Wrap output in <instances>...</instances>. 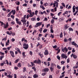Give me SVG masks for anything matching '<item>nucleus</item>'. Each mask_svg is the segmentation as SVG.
Here are the masks:
<instances>
[{
  "mask_svg": "<svg viewBox=\"0 0 78 78\" xmlns=\"http://www.w3.org/2000/svg\"><path fill=\"white\" fill-rule=\"evenodd\" d=\"M26 16H27L26 15H24L23 17L21 18L22 20H21V21L23 23V25L24 26L26 25V27H28L29 26V21H27L26 23L27 22V20H25L26 19Z\"/></svg>",
  "mask_w": 78,
  "mask_h": 78,
  "instance_id": "f257e3e1",
  "label": "nucleus"
},
{
  "mask_svg": "<svg viewBox=\"0 0 78 78\" xmlns=\"http://www.w3.org/2000/svg\"><path fill=\"white\" fill-rule=\"evenodd\" d=\"M61 58L62 59H67V56L66 55L64 54V53L62 54L61 55Z\"/></svg>",
  "mask_w": 78,
  "mask_h": 78,
  "instance_id": "f03ea898",
  "label": "nucleus"
},
{
  "mask_svg": "<svg viewBox=\"0 0 78 78\" xmlns=\"http://www.w3.org/2000/svg\"><path fill=\"white\" fill-rule=\"evenodd\" d=\"M5 76H7V77L8 78H12V77H13V74H12V75H8V74L7 73H5Z\"/></svg>",
  "mask_w": 78,
  "mask_h": 78,
  "instance_id": "7ed1b4c3",
  "label": "nucleus"
},
{
  "mask_svg": "<svg viewBox=\"0 0 78 78\" xmlns=\"http://www.w3.org/2000/svg\"><path fill=\"white\" fill-rule=\"evenodd\" d=\"M42 25V22H38L36 23V25H35L34 26L35 28H36V27H40L41 25Z\"/></svg>",
  "mask_w": 78,
  "mask_h": 78,
  "instance_id": "20e7f679",
  "label": "nucleus"
},
{
  "mask_svg": "<svg viewBox=\"0 0 78 78\" xmlns=\"http://www.w3.org/2000/svg\"><path fill=\"white\" fill-rule=\"evenodd\" d=\"M62 50L63 52H64L65 51V53H67V52L68 51V49L66 47H65L63 49H62Z\"/></svg>",
  "mask_w": 78,
  "mask_h": 78,
  "instance_id": "39448f33",
  "label": "nucleus"
},
{
  "mask_svg": "<svg viewBox=\"0 0 78 78\" xmlns=\"http://www.w3.org/2000/svg\"><path fill=\"white\" fill-rule=\"evenodd\" d=\"M53 7H55L56 6V8H58V3L56 2H55L53 4Z\"/></svg>",
  "mask_w": 78,
  "mask_h": 78,
  "instance_id": "423d86ee",
  "label": "nucleus"
},
{
  "mask_svg": "<svg viewBox=\"0 0 78 78\" xmlns=\"http://www.w3.org/2000/svg\"><path fill=\"white\" fill-rule=\"evenodd\" d=\"M23 46H25L23 47V48H24V49H27V48H28L29 47L28 45L26 43H24L23 44Z\"/></svg>",
  "mask_w": 78,
  "mask_h": 78,
  "instance_id": "0eeeda50",
  "label": "nucleus"
},
{
  "mask_svg": "<svg viewBox=\"0 0 78 78\" xmlns=\"http://www.w3.org/2000/svg\"><path fill=\"white\" fill-rule=\"evenodd\" d=\"M10 53L11 55L12 56V57L13 58H14L15 56H14V52L12 51H10Z\"/></svg>",
  "mask_w": 78,
  "mask_h": 78,
  "instance_id": "6e6552de",
  "label": "nucleus"
},
{
  "mask_svg": "<svg viewBox=\"0 0 78 78\" xmlns=\"http://www.w3.org/2000/svg\"><path fill=\"white\" fill-rule=\"evenodd\" d=\"M69 27L68 26L67 24H66L65 25L64 27V30H66L67 29H68Z\"/></svg>",
  "mask_w": 78,
  "mask_h": 78,
  "instance_id": "1a4fd4ad",
  "label": "nucleus"
},
{
  "mask_svg": "<svg viewBox=\"0 0 78 78\" xmlns=\"http://www.w3.org/2000/svg\"><path fill=\"white\" fill-rule=\"evenodd\" d=\"M8 26H9L8 23L7 22L6 24H4V28H7Z\"/></svg>",
  "mask_w": 78,
  "mask_h": 78,
  "instance_id": "9d476101",
  "label": "nucleus"
},
{
  "mask_svg": "<svg viewBox=\"0 0 78 78\" xmlns=\"http://www.w3.org/2000/svg\"><path fill=\"white\" fill-rule=\"evenodd\" d=\"M58 20L60 22H62L64 21V18H63V17H60Z\"/></svg>",
  "mask_w": 78,
  "mask_h": 78,
  "instance_id": "9b49d317",
  "label": "nucleus"
},
{
  "mask_svg": "<svg viewBox=\"0 0 78 78\" xmlns=\"http://www.w3.org/2000/svg\"><path fill=\"white\" fill-rule=\"evenodd\" d=\"M71 57H73V58H74V59H76V58H77V56H76V55L73 54H72L71 55Z\"/></svg>",
  "mask_w": 78,
  "mask_h": 78,
  "instance_id": "f8f14e48",
  "label": "nucleus"
},
{
  "mask_svg": "<svg viewBox=\"0 0 78 78\" xmlns=\"http://www.w3.org/2000/svg\"><path fill=\"white\" fill-rule=\"evenodd\" d=\"M55 10H54V9H51V12H56L57 10V8L56 7H55L54 8Z\"/></svg>",
  "mask_w": 78,
  "mask_h": 78,
  "instance_id": "ddd939ff",
  "label": "nucleus"
},
{
  "mask_svg": "<svg viewBox=\"0 0 78 78\" xmlns=\"http://www.w3.org/2000/svg\"><path fill=\"white\" fill-rule=\"evenodd\" d=\"M65 73V71L63 72V73H62L61 75H62L59 78H62L63 77L65 76V75L64 74V73Z\"/></svg>",
  "mask_w": 78,
  "mask_h": 78,
  "instance_id": "4468645a",
  "label": "nucleus"
},
{
  "mask_svg": "<svg viewBox=\"0 0 78 78\" xmlns=\"http://www.w3.org/2000/svg\"><path fill=\"white\" fill-rule=\"evenodd\" d=\"M29 14H30V17H33L34 15V12H31Z\"/></svg>",
  "mask_w": 78,
  "mask_h": 78,
  "instance_id": "2eb2a0df",
  "label": "nucleus"
},
{
  "mask_svg": "<svg viewBox=\"0 0 78 78\" xmlns=\"http://www.w3.org/2000/svg\"><path fill=\"white\" fill-rule=\"evenodd\" d=\"M33 76L34 78H38L39 76H38V75H37V74H35Z\"/></svg>",
  "mask_w": 78,
  "mask_h": 78,
  "instance_id": "dca6fc26",
  "label": "nucleus"
},
{
  "mask_svg": "<svg viewBox=\"0 0 78 78\" xmlns=\"http://www.w3.org/2000/svg\"><path fill=\"white\" fill-rule=\"evenodd\" d=\"M44 54L45 55H48V50H45Z\"/></svg>",
  "mask_w": 78,
  "mask_h": 78,
  "instance_id": "f3484780",
  "label": "nucleus"
},
{
  "mask_svg": "<svg viewBox=\"0 0 78 78\" xmlns=\"http://www.w3.org/2000/svg\"><path fill=\"white\" fill-rule=\"evenodd\" d=\"M75 9H76V7L75 6H74L73 7V12H75Z\"/></svg>",
  "mask_w": 78,
  "mask_h": 78,
  "instance_id": "a211bd4d",
  "label": "nucleus"
},
{
  "mask_svg": "<svg viewBox=\"0 0 78 78\" xmlns=\"http://www.w3.org/2000/svg\"><path fill=\"white\" fill-rule=\"evenodd\" d=\"M44 72H48L49 70V69H48V68H46L44 69H43Z\"/></svg>",
  "mask_w": 78,
  "mask_h": 78,
  "instance_id": "6ab92c4d",
  "label": "nucleus"
},
{
  "mask_svg": "<svg viewBox=\"0 0 78 78\" xmlns=\"http://www.w3.org/2000/svg\"><path fill=\"white\" fill-rule=\"evenodd\" d=\"M11 12V13H12L13 15H14L16 14V10H13Z\"/></svg>",
  "mask_w": 78,
  "mask_h": 78,
  "instance_id": "aec40b11",
  "label": "nucleus"
},
{
  "mask_svg": "<svg viewBox=\"0 0 78 78\" xmlns=\"http://www.w3.org/2000/svg\"><path fill=\"white\" fill-rule=\"evenodd\" d=\"M40 8H41V9H43V10H45V8L44 7V6L42 5H41L40 6Z\"/></svg>",
  "mask_w": 78,
  "mask_h": 78,
  "instance_id": "412c9836",
  "label": "nucleus"
},
{
  "mask_svg": "<svg viewBox=\"0 0 78 78\" xmlns=\"http://www.w3.org/2000/svg\"><path fill=\"white\" fill-rule=\"evenodd\" d=\"M16 50H17V51H18L19 53H20V54H21V51H20V49H19L18 48H15Z\"/></svg>",
  "mask_w": 78,
  "mask_h": 78,
  "instance_id": "4be33fe9",
  "label": "nucleus"
},
{
  "mask_svg": "<svg viewBox=\"0 0 78 78\" xmlns=\"http://www.w3.org/2000/svg\"><path fill=\"white\" fill-rule=\"evenodd\" d=\"M41 62V60L38 59L37 61V64H40Z\"/></svg>",
  "mask_w": 78,
  "mask_h": 78,
  "instance_id": "5701e85b",
  "label": "nucleus"
},
{
  "mask_svg": "<svg viewBox=\"0 0 78 78\" xmlns=\"http://www.w3.org/2000/svg\"><path fill=\"white\" fill-rule=\"evenodd\" d=\"M51 71V72H53V70H54V66H51L50 67Z\"/></svg>",
  "mask_w": 78,
  "mask_h": 78,
  "instance_id": "b1692460",
  "label": "nucleus"
},
{
  "mask_svg": "<svg viewBox=\"0 0 78 78\" xmlns=\"http://www.w3.org/2000/svg\"><path fill=\"white\" fill-rule=\"evenodd\" d=\"M15 3L16 5H20V2H19V1H16Z\"/></svg>",
  "mask_w": 78,
  "mask_h": 78,
  "instance_id": "393cba45",
  "label": "nucleus"
},
{
  "mask_svg": "<svg viewBox=\"0 0 78 78\" xmlns=\"http://www.w3.org/2000/svg\"><path fill=\"white\" fill-rule=\"evenodd\" d=\"M51 67H54V66H55V67H56V65L55 64L53 63H51Z\"/></svg>",
  "mask_w": 78,
  "mask_h": 78,
  "instance_id": "a878e982",
  "label": "nucleus"
},
{
  "mask_svg": "<svg viewBox=\"0 0 78 78\" xmlns=\"http://www.w3.org/2000/svg\"><path fill=\"white\" fill-rule=\"evenodd\" d=\"M38 55L41 56V58H42L43 56H44V55H43V54H41V53H39L38 54Z\"/></svg>",
  "mask_w": 78,
  "mask_h": 78,
  "instance_id": "bb28decb",
  "label": "nucleus"
},
{
  "mask_svg": "<svg viewBox=\"0 0 78 78\" xmlns=\"http://www.w3.org/2000/svg\"><path fill=\"white\" fill-rule=\"evenodd\" d=\"M22 66V63H20L18 64V66L19 67H21Z\"/></svg>",
  "mask_w": 78,
  "mask_h": 78,
  "instance_id": "cd10ccee",
  "label": "nucleus"
},
{
  "mask_svg": "<svg viewBox=\"0 0 78 78\" xmlns=\"http://www.w3.org/2000/svg\"><path fill=\"white\" fill-rule=\"evenodd\" d=\"M19 61H20V59L19 58H18L17 60H16L15 61V63H17Z\"/></svg>",
  "mask_w": 78,
  "mask_h": 78,
  "instance_id": "c85d7f7f",
  "label": "nucleus"
},
{
  "mask_svg": "<svg viewBox=\"0 0 78 78\" xmlns=\"http://www.w3.org/2000/svg\"><path fill=\"white\" fill-rule=\"evenodd\" d=\"M32 21H34L36 20V17L32 18L31 19Z\"/></svg>",
  "mask_w": 78,
  "mask_h": 78,
  "instance_id": "c756f323",
  "label": "nucleus"
},
{
  "mask_svg": "<svg viewBox=\"0 0 78 78\" xmlns=\"http://www.w3.org/2000/svg\"><path fill=\"white\" fill-rule=\"evenodd\" d=\"M27 12H29V14H30V13L31 12V9H27Z\"/></svg>",
  "mask_w": 78,
  "mask_h": 78,
  "instance_id": "7c9ffc66",
  "label": "nucleus"
},
{
  "mask_svg": "<svg viewBox=\"0 0 78 78\" xmlns=\"http://www.w3.org/2000/svg\"><path fill=\"white\" fill-rule=\"evenodd\" d=\"M6 33L7 34H9V36H11V33H10L9 32V31H7L6 32Z\"/></svg>",
  "mask_w": 78,
  "mask_h": 78,
  "instance_id": "2f4dec72",
  "label": "nucleus"
},
{
  "mask_svg": "<svg viewBox=\"0 0 78 78\" xmlns=\"http://www.w3.org/2000/svg\"><path fill=\"white\" fill-rule=\"evenodd\" d=\"M32 69L34 70V72H36V71L37 70L36 68L35 67H33L32 68Z\"/></svg>",
  "mask_w": 78,
  "mask_h": 78,
  "instance_id": "473e14b6",
  "label": "nucleus"
},
{
  "mask_svg": "<svg viewBox=\"0 0 78 78\" xmlns=\"http://www.w3.org/2000/svg\"><path fill=\"white\" fill-rule=\"evenodd\" d=\"M44 6L45 7L48 6V3H45L43 4Z\"/></svg>",
  "mask_w": 78,
  "mask_h": 78,
  "instance_id": "72a5a7b5",
  "label": "nucleus"
},
{
  "mask_svg": "<svg viewBox=\"0 0 78 78\" xmlns=\"http://www.w3.org/2000/svg\"><path fill=\"white\" fill-rule=\"evenodd\" d=\"M12 13H11V12H10L9 13H8L7 16L8 17H10V16H11V14Z\"/></svg>",
  "mask_w": 78,
  "mask_h": 78,
  "instance_id": "f704fd0d",
  "label": "nucleus"
},
{
  "mask_svg": "<svg viewBox=\"0 0 78 78\" xmlns=\"http://www.w3.org/2000/svg\"><path fill=\"white\" fill-rule=\"evenodd\" d=\"M67 41H68V39H67L65 38L64 39V42H67Z\"/></svg>",
  "mask_w": 78,
  "mask_h": 78,
  "instance_id": "c9c22d12",
  "label": "nucleus"
},
{
  "mask_svg": "<svg viewBox=\"0 0 78 78\" xmlns=\"http://www.w3.org/2000/svg\"><path fill=\"white\" fill-rule=\"evenodd\" d=\"M26 70H27V69H26V67H24L23 69V72H26Z\"/></svg>",
  "mask_w": 78,
  "mask_h": 78,
  "instance_id": "e433bc0d",
  "label": "nucleus"
},
{
  "mask_svg": "<svg viewBox=\"0 0 78 78\" xmlns=\"http://www.w3.org/2000/svg\"><path fill=\"white\" fill-rule=\"evenodd\" d=\"M53 28H52V27H51V32L52 33H53Z\"/></svg>",
  "mask_w": 78,
  "mask_h": 78,
  "instance_id": "4c0bfd02",
  "label": "nucleus"
},
{
  "mask_svg": "<svg viewBox=\"0 0 78 78\" xmlns=\"http://www.w3.org/2000/svg\"><path fill=\"white\" fill-rule=\"evenodd\" d=\"M60 37H63V35H62V32H61V34L60 35Z\"/></svg>",
  "mask_w": 78,
  "mask_h": 78,
  "instance_id": "58836bf2",
  "label": "nucleus"
},
{
  "mask_svg": "<svg viewBox=\"0 0 78 78\" xmlns=\"http://www.w3.org/2000/svg\"><path fill=\"white\" fill-rule=\"evenodd\" d=\"M57 69H61V67L59 65H57Z\"/></svg>",
  "mask_w": 78,
  "mask_h": 78,
  "instance_id": "ea45409f",
  "label": "nucleus"
},
{
  "mask_svg": "<svg viewBox=\"0 0 78 78\" xmlns=\"http://www.w3.org/2000/svg\"><path fill=\"white\" fill-rule=\"evenodd\" d=\"M23 58H25V56H26V55H25V53L23 52Z\"/></svg>",
  "mask_w": 78,
  "mask_h": 78,
  "instance_id": "a19ab883",
  "label": "nucleus"
},
{
  "mask_svg": "<svg viewBox=\"0 0 78 78\" xmlns=\"http://www.w3.org/2000/svg\"><path fill=\"white\" fill-rule=\"evenodd\" d=\"M43 28L41 27L40 29L39 30V31H40V32L41 33H42V31Z\"/></svg>",
  "mask_w": 78,
  "mask_h": 78,
  "instance_id": "79ce46f5",
  "label": "nucleus"
},
{
  "mask_svg": "<svg viewBox=\"0 0 78 78\" xmlns=\"http://www.w3.org/2000/svg\"><path fill=\"white\" fill-rule=\"evenodd\" d=\"M30 17V14H28L27 16V19H28V18Z\"/></svg>",
  "mask_w": 78,
  "mask_h": 78,
  "instance_id": "37998d69",
  "label": "nucleus"
},
{
  "mask_svg": "<svg viewBox=\"0 0 78 78\" xmlns=\"http://www.w3.org/2000/svg\"><path fill=\"white\" fill-rule=\"evenodd\" d=\"M36 32H37V31H36V30H34V31L33 32V33H32L33 35H34V33H36Z\"/></svg>",
  "mask_w": 78,
  "mask_h": 78,
  "instance_id": "c03bdc74",
  "label": "nucleus"
},
{
  "mask_svg": "<svg viewBox=\"0 0 78 78\" xmlns=\"http://www.w3.org/2000/svg\"><path fill=\"white\" fill-rule=\"evenodd\" d=\"M67 13H68V12H67V11H66L63 14V15L65 16V15L66 14H67Z\"/></svg>",
  "mask_w": 78,
  "mask_h": 78,
  "instance_id": "a18cd8bd",
  "label": "nucleus"
},
{
  "mask_svg": "<svg viewBox=\"0 0 78 78\" xmlns=\"http://www.w3.org/2000/svg\"><path fill=\"white\" fill-rule=\"evenodd\" d=\"M29 54L31 56H32L33 55V52L31 51H30L29 52Z\"/></svg>",
  "mask_w": 78,
  "mask_h": 78,
  "instance_id": "49530a36",
  "label": "nucleus"
},
{
  "mask_svg": "<svg viewBox=\"0 0 78 78\" xmlns=\"http://www.w3.org/2000/svg\"><path fill=\"white\" fill-rule=\"evenodd\" d=\"M30 63L31 64H32V67H33V66H35L34 64L33 63V62H31Z\"/></svg>",
  "mask_w": 78,
  "mask_h": 78,
  "instance_id": "de8ad7c7",
  "label": "nucleus"
},
{
  "mask_svg": "<svg viewBox=\"0 0 78 78\" xmlns=\"http://www.w3.org/2000/svg\"><path fill=\"white\" fill-rule=\"evenodd\" d=\"M16 23L20 25H21V21H18V22H17Z\"/></svg>",
  "mask_w": 78,
  "mask_h": 78,
  "instance_id": "09e8293b",
  "label": "nucleus"
},
{
  "mask_svg": "<svg viewBox=\"0 0 78 78\" xmlns=\"http://www.w3.org/2000/svg\"><path fill=\"white\" fill-rule=\"evenodd\" d=\"M47 29H45L43 31V32L44 33H46V32H47Z\"/></svg>",
  "mask_w": 78,
  "mask_h": 78,
  "instance_id": "8fccbe9b",
  "label": "nucleus"
},
{
  "mask_svg": "<svg viewBox=\"0 0 78 78\" xmlns=\"http://www.w3.org/2000/svg\"><path fill=\"white\" fill-rule=\"evenodd\" d=\"M0 54L2 55H5V53L4 52L1 51L0 52Z\"/></svg>",
  "mask_w": 78,
  "mask_h": 78,
  "instance_id": "3c124183",
  "label": "nucleus"
},
{
  "mask_svg": "<svg viewBox=\"0 0 78 78\" xmlns=\"http://www.w3.org/2000/svg\"><path fill=\"white\" fill-rule=\"evenodd\" d=\"M4 56H4V55H3V56H2L0 57V59L1 60H2V59H3V58H4Z\"/></svg>",
  "mask_w": 78,
  "mask_h": 78,
  "instance_id": "603ef678",
  "label": "nucleus"
},
{
  "mask_svg": "<svg viewBox=\"0 0 78 78\" xmlns=\"http://www.w3.org/2000/svg\"><path fill=\"white\" fill-rule=\"evenodd\" d=\"M78 10H76L74 14V16H76V14H77V13H78Z\"/></svg>",
  "mask_w": 78,
  "mask_h": 78,
  "instance_id": "864d4df0",
  "label": "nucleus"
},
{
  "mask_svg": "<svg viewBox=\"0 0 78 78\" xmlns=\"http://www.w3.org/2000/svg\"><path fill=\"white\" fill-rule=\"evenodd\" d=\"M50 37H51V38L53 39L54 37V36L53 35V34H51Z\"/></svg>",
  "mask_w": 78,
  "mask_h": 78,
  "instance_id": "5fc2aeb1",
  "label": "nucleus"
},
{
  "mask_svg": "<svg viewBox=\"0 0 78 78\" xmlns=\"http://www.w3.org/2000/svg\"><path fill=\"white\" fill-rule=\"evenodd\" d=\"M57 58L58 60H60V57L59 55H57Z\"/></svg>",
  "mask_w": 78,
  "mask_h": 78,
  "instance_id": "6e6d98bb",
  "label": "nucleus"
},
{
  "mask_svg": "<svg viewBox=\"0 0 78 78\" xmlns=\"http://www.w3.org/2000/svg\"><path fill=\"white\" fill-rule=\"evenodd\" d=\"M23 6H25L26 7H27V3H25L24 4H23Z\"/></svg>",
  "mask_w": 78,
  "mask_h": 78,
  "instance_id": "4d7b16f0",
  "label": "nucleus"
},
{
  "mask_svg": "<svg viewBox=\"0 0 78 78\" xmlns=\"http://www.w3.org/2000/svg\"><path fill=\"white\" fill-rule=\"evenodd\" d=\"M75 49L73 48L72 51V53H75Z\"/></svg>",
  "mask_w": 78,
  "mask_h": 78,
  "instance_id": "13d9d810",
  "label": "nucleus"
},
{
  "mask_svg": "<svg viewBox=\"0 0 78 78\" xmlns=\"http://www.w3.org/2000/svg\"><path fill=\"white\" fill-rule=\"evenodd\" d=\"M51 23H54V20L52 19L51 21Z\"/></svg>",
  "mask_w": 78,
  "mask_h": 78,
  "instance_id": "bf43d9fd",
  "label": "nucleus"
},
{
  "mask_svg": "<svg viewBox=\"0 0 78 78\" xmlns=\"http://www.w3.org/2000/svg\"><path fill=\"white\" fill-rule=\"evenodd\" d=\"M0 23L1 24V25L2 26V25H3L4 24V23H3V22H2L1 21H0Z\"/></svg>",
  "mask_w": 78,
  "mask_h": 78,
  "instance_id": "052dcab7",
  "label": "nucleus"
},
{
  "mask_svg": "<svg viewBox=\"0 0 78 78\" xmlns=\"http://www.w3.org/2000/svg\"><path fill=\"white\" fill-rule=\"evenodd\" d=\"M69 31H73V29H72V28H69Z\"/></svg>",
  "mask_w": 78,
  "mask_h": 78,
  "instance_id": "680f3d73",
  "label": "nucleus"
},
{
  "mask_svg": "<svg viewBox=\"0 0 78 78\" xmlns=\"http://www.w3.org/2000/svg\"><path fill=\"white\" fill-rule=\"evenodd\" d=\"M16 20L17 23L19 21V19H18V18H16Z\"/></svg>",
  "mask_w": 78,
  "mask_h": 78,
  "instance_id": "e2e57ef3",
  "label": "nucleus"
},
{
  "mask_svg": "<svg viewBox=\"0 0 78 78\" xmlns=\"http://www.w3.org/2000/svg\"><path fill=\"white\" fill-rule=\"evenodd\" d=\"M53 48H57V45H55L53 47Z\"/></svg>",
  "mask_w": 78,
  "mask_h": 78,
  "instance_id": "0e129e2a",
  "label": "nucleus"
},
{
  "mask_svg": "<svg viewBox=\"0 0 78 78\" xmlns=\"http://www.w3.org/2000/svg\"><path fill=\"white\" fill-rule=\"evenodd\" d=\"M12 25H14L15 24V22L14 21H12L11 22Z\"/></svg>",
  "mask_w": 78,
  "mask_h": 78,
  "instance_id": "69168bd1",
  "label": "nucleus"
},
{
  "mask_svg": "<svg viewBox=\"0 0 78 78\" xmlns=\"http://www.w3.org/2000/svg\"><path fill=\"white\" fill-rule=\"evenodd\" d=\"M61 14V12H60L58 13V16H60Z\"/></svg>",
  "mask_w": 78,
  "mask_h": 78,
  "instance_id": "338daca9",
  "label": "nucleus"
},
{
  "mask_svg": "<svg viewBox=\"0 0 78 78\" xmlns=\"http://www.w3.org/2000/svg\"><path fill=\"white\" fill-rule=\"evenodd\" d=\"M64 63H65V62L64 61H62L61 62V64H64Z\"/></svg>",
  "mask_w": 78,
  "mask_h": 78,
  "instance_id": "774afa93",
  "label": "nucleus"
}]
</instances>
